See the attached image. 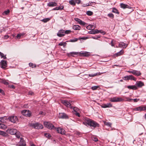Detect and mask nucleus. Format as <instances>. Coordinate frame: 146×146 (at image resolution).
<instances>
[{
	"mask_svg": "<svg viewBox=\"0 0 146 146\" xmlns=\"http://www.w3.org/2000/svg\"><path fill=\"white\" fill-rule=\"evenodd\" d=\"M127 101L128 102H131L132 100L133 99H130L129 98H127Z\"/></svg>",
	"mask_w": 146,
	"mask_h": 146,
	"instance_id": "62",
	"label": "nucleus"
},
{
	"mask_svg": "<svg viewBox=\"0 0 146 146\" xmlns=\"http://www.w3.org/2000/svg\"><path fill=\"white\" fill-rule=\"evenodd\" d=\"M137 84V86L139 87H141L144 85V83L141 81L138 82Z\"/></svg>",
	"mask_w": 146,
	"mask_h": 146,
	"instance_id": "30",
	"label": "nucleus"
},
{
	"mask_svg": "<svg viewBox=\"0 0 146 146\" xmlns=\"http://www.w3.org/2000/svg\"><path fill=\"white\" fill-rule=\"evenodd\" d=\"M123 51L121 50L119 52L114 54L113 55V56L114 58H115L116 57L120 56L122 55L123 54Z\"/></svg>",
	"mask_w": 146,
	"mask_h": 146,
	"instance_id": "18",
	"label": "nucleus"
},
{
	"mask_svg": "<svg viewBox=\"0 0 146 146\" xmlns=\"http://www.w3.org/2000/svg\"><path fill=\"white\" fill-rule=\"evenodd\" d=\"M99 33H100L102 34L103 35H105L106 34V32L104 31H102V30H99Z\"/></svg>",
	"mask_w": 146,
	"mask_h": 146,
	"instance_id": "51",
	"label": "nucleus"
},
{
	"mask_svg": "<svg viewBox=\"0 0 146 146\" xmlns=\"http://www.w3.org/2000/svg\"><path fill=\"white\" fill-rule=\"evenodd\" d=\"M66 42H62L58 44V45L60 46H63L64 47H65L66 46Z\"/></svg>",
	"mask_w": 146,
	"mask_h": 146,
	"instance_id": "32",
	"label": "nucleus"
},
{
	"mask_svg": "<svg viewBox=\"0 0 146 146\" xmlns=\"http://www.w3.org/2000/svg\"><path fill=\"white\" fill-rule=\"evenodd\" d=\"M108 16L110 18H112V19L114 18V15H113L111 13H110L108 15Z\"/></svg>",
	"mask_w": 146,
	"mask_h": 146,
	"instance_id": "40",
	"label": "nucleus"
},
{
	"mask_svg": "<svg viewBox=\"0 0 146 146\" xmlns=\"http://www.w3.org/2000/svg\"><path fill=\"white\" fill-rule=\"evenodd\" d=\"M101 74L100 72H99L93 74H89V77H93L96 76L100 75H101Z\"/></svg>",
	"mask_w": 146,
	"mask_h": 146,
	"instance_id": "26",
	"label": "nucleus"
},
{
	"mask_svg": "<svg viewBox=\"0 0 146 146\" xmlns=\"http://www.w3.org/2000/svg\"><path fill=\"white\" fill-rule=\"evenodd\" d=\"M119 45L120 47H122L125 48L127 46V45L123 42L120 43L119 44Z\"/></svg>",
	"mask_w": 146,
	"mask_h": 146,
	"instance_id": "29",
	"label": "nucleus"
},
{
	"mask_svg": "<svg viewBox=\"0 0 146 146\" xmlns=\"http://www.w3.org/2000/svg\"><path fill=\"white\" fill-rule=\"evenodd\" d=\"M83 123L86 126H89L92 129L99 126V124L97 123L88 118H84V121L83 122Z\"/></svg>",
	"mask_w": 146,
	"mask_h": 146,
	"instance_id": "1",
	"label": "nucleus"
},
{
	"mask_svg": "<svg viewBox=\"0 0 146 146\" xmlns=\"http://www.w3.org/2000/svg\"><path fill=\"white\" fill-rule=\"evenodd\" d=\"M80 54H82L83 56H88L89 55V52H80Z\"/></svg>",
	"mask_w": 146,
	"mask_h": 146,
	"instance_id": "28",
	"label": "nucleus"
},
{
	"mask_svg": "<svg viewBox=\"0 0 146 146\" xmlns=\"http://www.w3.org/2000/svg\"><path fill=\"white\" fill-rule=\"evenodd\" d=\"M75 114L76 116H78V117H80V114H79V113L77 112H75Z\"/></svg>",
	"mask_w": 146,
	"mask_h": 146,
	"instance_id": "53",
	"label": "nucleus"
},
{
	"mask_svg": "<svg viewBox=\"0 0 146 146\" xmlns=\"http://www.w3.org/2000/svg\"><path fill=\"white\" fill-rule=\"evenodd\" d=\"M53 10H58V8L57 7H55L53 9Z\"/></svg>",
	"mask_w": 146,
	"mask_h": 146,
	"instance_id": "64",
	"label": "nucleus"
},
{
	"mask_svg": "<svg viewBox=\"0 0 146 146\" xmlns=\"http://www.w3.org/2000/svg\"><path fill=\"white\" fill-rule=\"evenodd\" d=\"M100 38V36H95L92 37V38L95 39H98V38Z\"/></svg>",
	"mask_w": 146,
	"mask_h": 146,
	"instance_id": "46",
	"label": "nucleus"
},
{
	"mask_svg": "<svg viewBox=\"0 0 146 146\" xmlns=\"http://www.w3.org/2000/svg\"><path fill=\"white\" fill-rule=\"evenodd\" d=\"M2 82L4 84L6 85H7L8 84V82H7L5 80H3L2 81Z\"/></svg>",
	"mask_w": 146,
	"mask_h": 146,
	"instance_id": "42",
	"label": "nucleus"
},
{
	"mask_svg": "<svg viewBox=\"0 0 146 146\" xmlns=\"http://www.w3.org/2000/svg\"><path fill=\"white\" fill-rule=\"evenodd\" d=\"M75 1V4L77 3L78 4H79L80 2L81 1L80 0H74Z\"/></svg>",
	"mask_w": 146,
	"mask_h": 146,
	"instance_id": "48",
	"label": "nucleus"
},
{
	"mask_svg": "<svg viewBox=\"0 0 146 146\" xmlns=\"http://www.w3.org/2000/svg\"><path fill=\"white\" fill-rule=\"evenodd\" d=\"M112 12L113 13H117V14H119V13L118 10L115 8H113V10L112 11Z\"/></svg>",
	"mask_w": 146,
	"mask_h": 146,
	"instance_id": "36",
	"label": "nucleus"
},
{
	"mask_svg": "<svg viewBox=\"0 0 146 146\" xmlns=\"http://www.w3.org/2000/svg\"><path fill=\"white\" fill-rule=\"evenodd\" d=\"M93 140L95 141H98V139L94 137L93 139Z\"/></svg>",
	"mask_w": 146,
	"mask_h": 146,
	"instance_id": "58",
	"label": "nucleus"
},
{
	"mask_svg": "<svg viewBox=\"0 0 146 146\" xmlns=\"http://www.w3.org/2000/svg\"><path fill=\"white\" fill-rule=\"evenodd\" d=\"M54 129L56 130L58 133H60L62 135H64L65 133L64 130L63 129L60 127L56 128L55 127Z\"/></svg>",
	"mask_w": 146,
	"mask_h": 146,
	"instance_id": "11",
	"label": "nucleus"
},
{
	"mask_svg": "<svg viewBox=\"0 0 146 146\" xmlns=\"http://www.w3.org/2000/svg\"><path fill=\"white\" fill-rule=\"evenodd\" d=\"M113 40H112L111 43V46H114V44L113 43Z\"/></svg>",
	"mask_w": 146,
	"mask_h": 146,
	"instance_id": "63",
	"label": "nucleus"
},
{
	"mask_svg": "<svg viewBox=\"0 0 146 146\" xmlns=\"http://www.w3.org/2000/svg\"><path fill=\"white\" fill-rule=\"evenodd\" d=\"M58 117L59 119H68L69 118L68 115L64 113H59Z\"/></svg>",
	"mask_w": 146,
	"mask_h": 146,
	"instance_id": "6",
	"label": "nucleus"
},
{
	"mask_svg": "<svg viewBox=\"0 0 146 146\" xmlns=\"http://www.w3.org/2000/svg\"><path fill=\"white\" fill-rule=\"evenodd\" d=\"M98 88V86H93L91 88V89L93 90H96Z\"/></svg>",
	"mask_w": 146,
	"mask_h": 146,
	"instance_id": "44",
	"label": "nucleus"
},
{
	"mask_svg": "<svg viewBox=\"0 0 146 146\" xmlns=\"http://www.w3.org/2000/svg\"><path fill=\"white\" fill-rule=\"evenodd\" d=\"M44 135L45 137L47 138H49L51 136L50 134L47 133H45L44 134Z\"/></svg>",
	"mask_w": 146,
	"mask_h": 146,
	"instance_id": "43",
	"label": "nucleus"
},
{
	"mask_svg": "<svg viewBox=\"0 0 146 146\" xmlns=\"http://www.w3.org/2000/svg\"><path fill=\"white\" fill-rule=\"evenodd\" d=\"M90 6V4L89 3H87L86 4H83L82 6L83 7H86Z\"/></svg>",
	"mask_w": 146,
	"mask_h": 146,
	"instance_id": "57",
	"label": "nucleus"
},
{
	"mask_svg": "<svg viewBox=\"0 0 146 146\" xmlns=\"http://www.w3.org/2000/svg\"><path fill=\"white\" fill-rule=\"evenodd\" d=\"M58 8V10H61L63 9L64 8L63 6H60L58 7H57Z\"/></svg>",
	"mask_w": 146,
	"mask_h": 146,
	"instance_id": "52",
	"label": "nucleus"
},
{
	"mask_svg": "<svg viewBox=\"0 0 146 146\" xmlns=\"http://www.w3.org/2000/svg\"><path fill=\"white\" fill-rule=\"evenodd\" d=\"M133 110L143 111L146 110V106H140L138 107L135 108Z\"/></svg>",
	"mask_w": 146,
	"mask_h": 146,
	"instance_id": "13",
	"label": "nucleus"
},
{
	"mask_svg": "<svg viewBox=\"0 0 146 146\" xmlns=\"http://www.w3.org/2000/svg\"><path fill=\"white\" fill-rule=\"evenodd\" d=\"M21 113L23 115L27 117H30L31 115V113L30 111L27 110H25L22 111Z\"/></svg>",
	"mask_w": 146,
	"mask_h": 146,
	"instance_id": "9",
	"label": "nucleus"
},
{
	"mask_svg": "<svg viewBox=\"0 0 146 146\" xmlns=\"http://www.w3.org/2000/svg\"><path fill=\"white\" fill-rule=\"evenodd\" d=\"M65 31L63 29H61L59 30L58 33L57 35L60 37H62L65 35L64 34Z\"/></svg>",
	"mask_w": 146,
	"mask_h": 146,
	"instance_id": "14",
	"label": "nucleus"
},
{
	"mask_svg": "<svg viewBox=\"0 0 146 146\" xmlns=\"http://www.w3.org/2000/svg\"><path fill=\"white\" fill-rule=\"evenodd\" d=\"M30 126L33 128L36 129H40L43 128L42 125L38 123H32L30 124Z\"/></svg>",
	"mask_w": 146,
	"mask_h": 146,
	"instance_id": "3",
	"label": "nucleus"
},
{
	"mask_svg": "<svg viewBox=\"0 0 146 146\" xmlns=\"http://www.w3.org/2000/svg\"><path fill=\"white\" fill-rule=\"evenodd\" d=\"M44 125L46 127L49 129H54V128H55L54 126L52 123L48 122H44Z\"/></svg>",
	"mask_w": 146,
	"mask_h": 146,
	"instance_id": "4",
	"label": "nucleus"
},
{
	"mask_svg": "<svg viewBox=\"0 0 146 146\" xmlns=\"http://www.w3.org/2000/svg\"><path fill=\"white\" fill-rule=\"evenodd\" d=\"M0 66L3 69H5L7 67V61L4 60H2L0 62Z\"/></svg>",
	"mask_w": 146,
	"mask_h": 146,
	"instance_id": "10",
	"label": "nucleus"
},
{
	"mask_svg": "<svg viewBox=\"0 0 146 146\" xmlns=\"http://www.w3.org/2000/svg\"><path fill=\"white\" fill-rule=\"evenodd\" d=\"M25 142L24 140L23 139L21 138L19 143V146H25Z\"/></svg>",
	"mask_w": 146,
	"mask_h": 146,
	"instance_id": "21",
	"label": "nucleus"
},
{
	"mask_svg": "<svg viewBox=\"0 0 146 146\" xmlns=\"http://www.w3.org/2000/svg\"><path fill=\"white\" fill-rule=\"evenodd\" d=\"M134 70H128V71H127V72L129 73H131L133 74H134Z\"/></svg>",
	"mask_w": 146,
	"mask_h": 146,
	"instance_id": "49",
	"label": "nucleus"
},
{
	"mask_svg": "<svg viewBox=\"0 0 146 146\" xmlns=\"http://www.w3.org/2000/svg\"><path fill=\"white\" fill-rule=\"evenodd\" d=\"M4 121V120L3 119V117H0V122H3Z\"/></svg>",
	"mask_w": 146,
	"mask_h": 146,
	"instance_id": "55",
	"label": "nucleus"
},
{
	"mask_svg": "<svg viewBox=\"0 0 146 146\" xmlns=\"http://www.w3.org/2000/svg\"><path fill=\"white\" fill-rule=\"evenodd\" d=\"M99 30L97 29L89 31L88 32L90 34H95L99 33Z\"/></svg>",
	"mask_w": 146,
	"mask_h": 146,
	"instance_id": "22",
	"label": "nucleus"
},
{
	"mask_svg": "<svg viewBox=\"0 0 146 146\" xmlns=\"http://www.w3.org/2000/svg\"><path fill=\"white\" fill-rule=\"evenodd\" d=\"M0 135L5 137H7L8 136V134L7 133L1 131H0Z\"/></svg>",
	"mask_w": 146,
	"mask_h": 146,
	"instance_id": "27",
	"label": "nucleus"
},
{
	"mask_svg": "<svg viewBox=\"0 0 146 146\" xmlns=\"http://www.w3.org/2000/svg\"><path fill=\"white\" fill-rule=\"evenodd\" d=\"M78 110V109L76 107H74L73 108V111L75 112H77Z\"/></svg>",
	"mask_w": 146,
	"mask_h": 146,
	"instance_id": "47",
	"label": "nucleus"
},
{
	"mask_svg": "<svg viewBox=\"0 0 146 146\" xmlns=\"http://www.w3.org/2000/svg\"><path fill=\"white\" fill-rule=\"evenodd\" d=\"M69 3L71 5L73 6L75 5V1L74 0H71L69 1Z\"/></svg>",
	"mask_w": 146,
	"mask_h": 146,
	"instance_id": "35",
	"label": "nucleus"
},
{
	"mask_svg": "<svg viewBox=\"0 0 146 146\" xmlns=\"http://www.w3.org/2000/svg\"><path fill=\"white\" fill-rule=\"evenodd\" d=\"M10 12V11L7 10V11H4L3 13V15H7L9 14Z\"/></svg>",
	"mask_w": 146,
	"mask_h": 146,
	"instance_id": "34",
	"label": "nucleus"
},
{
	"mask_svg": "<svg viewBox=\"0 0 146 146\" xmlns=\"http://www.w3.org/2000/svg\"><path fill=\"white\" fill-rule=\"evenodd\" d=\"M80 54V52H71L68 54V56H76Z\"/></svg>",
	"mask_w": 146,
	"mask_h": 146,
	"instance_id": "17",
	"label": "nucleus"
},
{
	"mask_svg": "<svg viewBox=\"0 0 146 146\" xmlns=\"http://www.w3.org/2000/svg\"><path fill=\"white\" fill-rule=\"evenodd\" d=\"M57 3L55 2H49L47 4V6L49 7H53L57 5Z\"/></svg>",
	"mask_w": 146,
	"mask_h": 146,
	"instance_id": "15",
	"label": "nucleus"
},
{
	"mask_svg": "<svg viewBox=\"0 0 146 146\" xmlns=\"http://www.w3.org/2000/svg\"><path fill=\"white\" fill-rule=\"evenodd\" d=\"M73 29L74 30H80V29L81 27L79 25H75L73 26Z\"/></svg>",
	"mask_w": 146,
	"mask_h": 146,
	"instance_id": "25",
	"label": "nucleus"
},
{
	"mask_svg": "<svg viewBox=\"0 0 146 146\" xmlns=\"http://www.w3.org/2000/svg\"><path fill=\"white\" fill-rule=\"evenodd\" d=\"M71 31L70 30H66L64 31V34H68L71 33Z\"/></svg>",
	"mask_w": 146,
	"mask_h": 146,
	"instance_id": "41",
	"label": "nucleus"
},
{
	"mask_svg": "<svg viewBox=\"0 0 146 146\" xmlns=\"http://www.w3.org/2000/svg\"><path fill=\"white\" fill-rule=\"evenodd\" d=\"M61 102L64 105L66 106L67 107L72 108L71 106V104L70 103L66 100H62L61 101Z\"/></svg>",
	"mask_w": 146,
	"mask_h": 146,
	"instance_id": "12",
	"label": "nucleus"
},
{
	"mask_svg": "<svg viewBox=\"0 0 146 146\" xmlns=\"http://www.w3.org/2000/svg\"><path fill=\"white\" fill-rule=\"evenodd\" d=\"M9 36L7 35H5L4 36V38L5 39H7L9 37Z\"/></svg>",
	"mask_w": 146,
	"mask_h": 146,
	"instance_id": "61",
	"label": "nucleus"
},
{
	"mask_svg": "<svg viewBox=\"0 0 146 146\" xmlns=\"http://www.w3.org/2000/svg\"><path fill=\"white\" fill-rule=\"evenodd\" d=\"M112 106V104L110 103L104 104L101 106V107L103 108H110Z\"/></svg>",
	"mask_w": 146,
	"mask_h": 146,
	"instance_id": "20",
	"label": "nucleus"
},
{
	"mask_svg": "<svg viewBox=\"0 0 146 146\" xmlns=\"http://www.w3.org/2000/svg\"><path fill=\"white\" fill-rule=\"evenodd\" d=\"M110 100L112 102H117L122 101L123 99L121 97H113L111 98Z\"/></svg>",
	"mask_w": 146,
	"mask_h": 146,
	"instance_id": "5",
	"label": "nucleus"
},
{
	"mask_svg": "<svg viewBox=\"0 0 146 146\" xmlns=\"http://www.w3.org/2000/svg\"><path fill=\"white\" fill-rule=\"evenodd\" d=\"M105 125L109 127H111V124L109 122H106L105 123Z\"/></svg>",
	"mask_w": 146,
	"mask_h": 146,
	"instance_id": "50",
	"label": "nucleus"
},
{
	"mask_svg": "<svg viewBox=\"0 0 146 146\" xmlns=\"http://www.w3.org/2000/svg\"><path fill=\"white\" fill-rule=\"evenodd\" d=\"M127 88L130 89L135 90L137 89V87L135 86H127Z\"/></svg>",
	"mask_w": 146,
	"mask_h": 146,
	"instance_id": "24",
	"label": "nucleus"
},
{
	"mask_svg": "<svg viewBox=\"0 0 146 146\" xmlns=\"http://www.w3.org/2000/svg\"><path fill=\"white\" fill-rule=\"evenodd\" d=\"M123 79L124 80H131L135 81H136L137 80L136 78H135L134 76L132 75L125 76L123 78Z\"/></svg>",
	"mask_w": 146,
	"mask_h": 146,
	"instance_id": "8",
	"label": "nucleus"
},
{
	"mask_svg": "<svg viewBox=\"0 0 146 146\" xmlns=\"http://www.w3.org/2000/svg\"><path fill=\"white\" fill-rule=\"evenodd\" d=\"M29 65L30 66H31L33 68H35L36 66V65L35 64H33V63H29Z\"/></svg>",
	"mask_w": 146,
	"mask_h": 146,
	"instance_id": "38",
	"label": "nucleus"
},
{
	"mask_svg": "<svg viewBox=\"0 0 146 146\" xmlns=\"http://www.w3.org/2000/svg\"><path fill=\"white\" fill-rule=\"evenodd\" d=\"M0 93H1L3 95H4L5 93L3 90L0 88Z\"/></svg>",
	"mask_w": 146,
	"mask_h": 146,
	"instance_id": "56",
	"label": "nucleus"
},
{
	"mask_svg": "<svg viewBox=\"0 0 146 146\" xmlns=\"http://www.w3.org/2000/svg\"><path fill=\"white\" fill-rule=\"evenodd\" d=\"M6 131L11 135H15L18 138H20L21 134L19 131H17V130L15 129H8Z\"/></svg>",
	"mask_w": 146,
	"mask_h": 146,
	"instance_id": "2",
	"label": "nucleus"
},
{
	"mask_svg": "<svg viewBox=\"0 0 146 146\" xmlns=\"http://www.w3.org/2000/svg\"><path fill=\"white\" fill-rule=\"evenodd\" d=\"M7 128V126L6 125H4L3 123H0V128L3 129H5Z\"/></svg>",
	"mask_w": 146,
	"mask_h": 146,
	"instance_id": "31",
	"label": "nucleus"
},
{
	"mask_svg": "<svg viewBox=\"0 0 146 146\" xmlns=\"http://www.w3.org/2000/svg\"><path fill=\"white\" fill-rule=\"evenodd\" d=\"M50 20V18H48L43 19L42 20H41V21L44 23H46L47 22L49 21Z\"/></svg>",
	"mask_w": 146,
	"mask_h": 146,
	"instance_id": "33",
	"label": "nucleus"
},
{
	"mask_svg": "<svg viewBox=\"0 0 146 146\" xmlns=\"http://www.w3.org/2000/svg\"><path fill=\"white\" fill-rule=\"evenodd\" d=\"M120 6L121 8L124 9L126 8L128 9H130L131 8V7L129 5L123 3H121L120 4Z\"/></svg>",
	"mask_w": 146,
	"mask_h": 146,
	"instance_id": "19",
	"label": "nucleus"
},
{
	"mask_svg": "<svg viewBox=\"0 0 146 146\" xmlns=\"http://www.w3.org/2000/svg\"><path fill=\"white\" fill-rule=\"evenodd\" d=\"M133 75L136 76H140L141 74V73L140 71L134 70Z\"/></svg>",
	"mask_w": 146,
	"mask_h": 146,
	"instance_id": "23",
	"label": "nucleus"
},
{
	"mask_svg": "<svg viewBox=\"0 0 146 146\" xmlns=\"http://www.w3.org/2000/svg\"><path fill=\"white\" fill-rule=\"evenodd\" d=\"M92 25H89V26H88L86 27V28L88 29H90V28H92Z\"/></svg>",
	"mask_w": 146,
	"mask_h": 146,
	"instance_id": "59",
	"label": "nucleus"
},
{
	"mask_svg": "<svg viewBox=\"0 0 146 146\" xmlns=\"http://www.w3.org/2000/svg\"><path fill=\"white\" fill-rule=\"evenodd\" d=\"M8 119L11 122L15 123L18 120L17 117L16 116L12 115L9 117Z\"/></svg>",
	"mask_w": 146,
	"mask_h": 146,
	"instance_id": "7",
	"label": "nucleus"
},
{
	"mask_svg": "<svg viewBox=\"0 0 146 146\" xmlns=\"http://www.w3.org/2000/svg\"><path fill=\"white\" fill-rule=\"evenodd\" d=\"M28 94L31 96L34 95V93L32 91H29L28 93Z\"/></svg>",
	"mask_w": 146,
	"mask_h": 146,
	"instance_id": "45",
	"label": "nucleus"
},
{
	"mask_svg": "<svg viewBox=\"0 0 146 146\" xmlns=\"http://www.w3.org/2000/svg\"><path fill=\"white\" fill-rule=\"evenodd\" d=\"M133 100L134 102H136L138 101L139 100V99H133Z\"/></svg>",
	"mask_w": 146,
	"mask_h": 146,
	"instance_id": "54",
	"label": "nucleus"
},
{
	"mask_svg": "<svg viewBox=\"0 0 146 146\" xmlns=\"http://www.w3.org/2000/svg\"><path fill=\"white\" fill-rule=\"evenodd\" d=\"M21 36H20V35H19V34H18L17 36H16V37L17 38H20L21 37Z\"/></svg>",
	"mask_w": 146,
	"mask_h": 146,
	"instance_id": "60",
	"label": "nucleus"
},
{
	"mask_svg": "<svg viewBox=\"0 0 146 146\" xmlns=\"http://www.w3.org/2000/svg\"><path fill=\"white\" fill-rule=\"evenodd\" d=\"M0 56H1V58H3L4 59L6 58V56L4 55L3 53L1 52H0Z\"/></svg>",
	"mask_w": 146,
	"mask_h": 146,
	"instance_id": "37",
	"label": "nucleus"
},
{
	"mask_svg": "<svg viewBox=\"0 0 146 146\" xmlns=\"http://www.w3.org/2000/svg\"><path fill=\"white\" fill-rule=\"evenodd\" d=\"M74 20L77 21L78 23L81 25H84L86 23L82 21L81 20L78 18H74Z\"/></svg>",
	"mask_w": 146,
	"mask_h": 146,
	"instance_id": "16",
	"label": "nucleus"
},
{
	"mask_svg": "<svg viewBox=\"0 0 146 146\" xmlns=\"http://www.w3.org/2000/svg\"><path fill=\"white\" fill-rule=\"evenodd\" d=\"M86 14L89 16L92 15L93 14V12L90 11H88L86 12Z\"/></svg>",
	"mask_w": 146,
	"mask_h": 146,
	"instance_id": "39",
	"label": "nucleus"
}]
</instances>
